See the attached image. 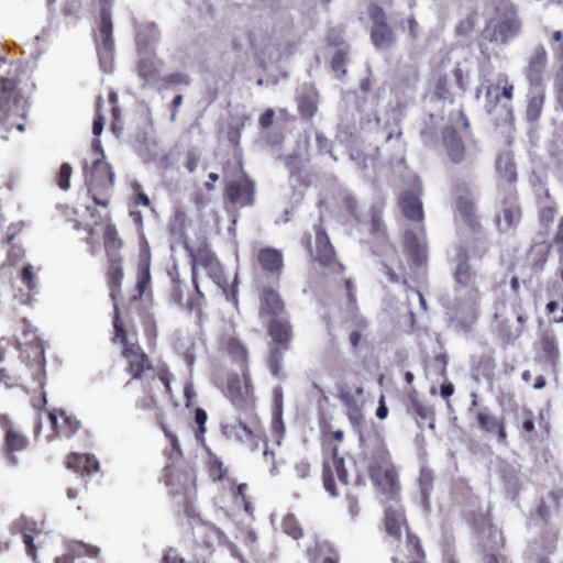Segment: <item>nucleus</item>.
<instances>
[{
	"label": "nucleus",
	"mask_w": 563,
	"mask_h": 563,
	"mask_svg": "<svg viewBox=\"0 0 563 563\" xmlns=\"http://www.w3.org/2000/svg\"><path fill=\"white\" fill-rule=\"evenodd\" d=\"M548 63V54L543 46L533 51L526 68V78L531 86L539 87L542 82V74Z\"/></svg>",
	"instance_id": "15"
},
{
	"label": "nucleus",
	"mask_w": 563,
	"mask_h": 563,
	"mask_svg": "<svg viewBox=\"0 0 563 563\" xmlns=\"http://www.w3.org/2000/svg\"><path fill=\"white\" fill-rule=\"evenodd\" d=\"M316 141L321 152H329L334 161L338 159L336 156H334L333 153L329 150V140L322 133L316 134Z\"/></svg>",
	"instance_id": "54"
},
{
	"label": "nucleus",
	"mask_w": 563,
	"mask_h": 563,
	"mask_svg": "<svg viewBox=\"0 0 563 563\" xmlns=\"http://www.w3.org/2000/svg\"><path fill=\"white\" fill-rule=\"evenodd\" d=\"M16 527L20 529L22 534L23 543L25 545L26 554L35 560L36 547L34 544V536L40 532L37 528L36 521L30 519L25 516H22L18 522Z\"/></svg>",
	"instance_id": "21"
},
{
	"label": "nucleus",
	"mask_w": 563,
	"mask_h": 563,
	"mask_svg": "<svg viewBox=\"0 0 563 563\" xmlns=\"http://www.w3.org/2000/svg\"><path fill=\"white\" fill-rule=\"evenodd\" d=\"M347 56L346 48H339L331 59L332 70L336 74L338 78H342L346 74L345 59Z\"/></svg>",
	"instance_id": "43"
},
{
	"label": "nucleus",
	"mask_w": 563,
	"mask_h": 563,
	"mask_svg": "<svg viewBox=\"0 0 563 563\" xmlns=\"http://www.w3.org/2000/svg\"><path fill=\"white\" fill-rule=\"evenodd\" d=\"M222 347L238 362H245L247 350L241 341L234 336H224L221 341Z\"/></svg>",
	"instance_id": "35"
},
{
	"label": "nucleus",
	"mask_w": 563,
	"mask_h": 563,
	"mask_svg": "<svg viewBox=\"0 0 563 563\" xmlns=\"http://www.w3.org/2000/svg\"><path fill=\"white\" fill-rule=\"evenodd\" d=\"M404 214L412 220L420 221L423 218L422 202L419 199L418 194L412 191L404 192L399 198Z\"/></svg>",
	"instance_id": "23"
},
{
	"label": "nucleus",
	"mask_w": 563,
	"mask_h": 563,
	"mask_svg": "<svg viewBox=\"0 0 563 563\" xmlns=\"http://www.w3.org/2000/svg\"><path fill=\"white\" fill-rule=\"evenodd\" d=\"M409 413H415L423 420H430V428H434L433 416L434 412L431 407L422 404L413 395H409V401L407 405Z\"/></svg>",
	"instance_id": "37"
},
{
	"label": "nucleus",
	"mask_w": 563,
	"mask_h": 563,
	"mask_svg": "<svg viewBox=\"0 0 563 563\" xmlns=\"http://www.w3.org/2000/svg\"><path fill=\"white\" fill-rule=\"evenodd\" d=\"M367 323L365 320H360L357 323V328L352 330L350 333V344L353 349H357L362 338V331L366 329Z\"/></svg>",
	"instance_id": "47"
},
{
	"label": "nucleus",
	"mask_w": 563,
	"mask_h": 563,
	"mask_svg": "<svg viewBox=\"0 0 563 563\" xmlns=\"http://www.w3.org/2000/svg\"><path fill=\"white\" fill-rule=\"evenodd\" d=\"M534 431V416L531 410H525L522 417V432L532 433Z\"/></svg>",
	"instance_id": "50"
},
{
	"label": "nucleus",
	"mask_w": 563,
	"mask_h": 563,
	"mask_svg": "<svg viewBox=\"0 0 563 563\" xmlns=\"http://www.w3.org/2000/svg\"><path fill=\"white\" fill-rule=\"evenodd\" d=\"M297 475L300 478H306L309 475L310 465L306 461H300L295 466Z\"/></svg>",
	"instance_id": "60"
},
{
	"label": "nucleus",
	"mask_w": 563,
	"mask_h": 563,
	"mask_svg": "<svg viewBox=\"0 0 563 563\" xmlns=\"http://www.w3.org/2000/svg\"><path fill=\"white\" fill-rule=\"evenodd\" d=\"M454 393L452 383H443L440 387V394L444 399H449Z\"/></svg>",
	"instance_id": "64"
},
{
	"label": "nucleus",
	"mask_w": 563,
	"mask_h": 563,
	"mask_svg": "<svg viewBox=\"0 0 563 563\" xmlns=\"http://www.w3.org/2000/svg\"><path fill=\"white\" fill-rule=\"evenodd\" d=\"M391 504L385 509V528L388 534L398 537L401 528L406 525L402 507L397 499L390 500Z\"/></svg>",
	"instance_id": "19"
},
{
	"label": "nucleus",
	"mask_w": 563,
	"mask_h": 563,
	"mask_svg": "<svg viewBox=\"0 0 563 563\" xmlns=\"http://www.w3.org/2000/svg\"><path fill=\"white\" fill-rule=\"evenodd\" d=\"M140 55H151L153 45L158 41V30L154 23L140 29L135 35Z\"/></svg>",
	"instance_id": "24"
},
{
	"label": "nucleus",
	"mask_w": 563,
	"mask_h": 563,
	"mask_svg": "<svg viewBox=\"0 0 563 563\" xmlns=\"http://www.w3.org/2000/svg\"><path fill=\"white\" fill-rule=\"evenodd\" d=\"M497 173L506 181L511 184L517 179L516 165L514 163V155L510 152L501 153L496 162Z\"/></svg>",
	"instance_id": "30"
},
{
	"label": "nucleus",
	"mask_w": 563,
	"mask_h": 563,
	"mask_svg": "<svg viewBox=\"0 0 563 563\" xmlns=\"http://www.w3.org/2000/svg\"><path fill=\"white\" fill-rule=\"evenodd\" d=\"M369 16L373 21L371 40L374 46L378 49H389L395 44L396 37L387 23L385 11L379 7H375L371 10Z\"/></svg>",
	"instance_id": "10"
},
{
	"label": "nucleus",
	"mask_w": 563,
	"mask_h": 563,
	"mask_svg": "<svg viewBox=\"0 0 563 563\" xmlns=\"http://www.w3.org/2000/svg\"><path fill=\"white\" fill-rule=\"evenodd\" d=\"M254 181L249 178H242L228 185L227 196L234 205L240 207L251 206L254 202Z\"/></svg>",
	"instance_id": "14"
},
{
	"label": "nucleus",
	"mask_w": 563,
	"mask_h": 563,
	"mask_svg": "<svg viewBox=\"0 0 563 563\" xmlns=\"http://www.w3.org/2000/svg\"><path fill=\"white\" fill-rule=\"evenodd\" d=\"M73 168L68 163H63L58 172V186L63 190L70 188Z\"/></svg>",
	"instance_id": "46"
},
{
	"label": "nucleus",
	"mask_w": 563,
	"mask_h": 563,
	"mask_svg": "<svg viewBox=\"0 0 563 563\" xmlns=\"http://www.w3.org/2000/svg\"><path fill=\"white\" fill-rule=\"evenodd\" d=\"M285 349L286 347L282 349L278 346L273 347L271 350L268 358H267V364L269 366V369H271L272 374L276 377H279Z\"/></svg>",
	"instance_id": "41"
},
{
	"label": "nucleus",
	"mask_w": 563,
	"mask_h": 563,
	"mask_svg": "<svg viewBox=\"0 0 563 563\" xmlns=\"http://www.w3.org/2000/svg\"><path fill=\"white\" fill-rule=\"evenodd\" d=\"M542 357L551 366H554L559 358V346L554 335L544 333L541 339Z\"/></svg>",
	"instance_id": "33"
},
{
	"label": "nucleus",
	"mask_w": 563,
	"mask_h": 563,
	"mask_svg": "<svg viewBox=\"0 0 563 563\" xmlns=\"http://www.w3.org/2000/svg\"><path fill=\"white\" fill-rule=\"evenodd\" d=\"M298 108L300 113L307 118H311L317 110L316 102L311 96H301L298 101Z\"/></svg>",
	"instance_id": "45"
},
{
	"label": "nucleus",
	"mask_w": 563,
	"mask_h": 563,
	"mask_svg": "<svg viewBox=\"0 0 563 563\" xmlns=\"http://www.w3.org/2000/svg\"><path fill=\"white\" fill-rule=\"evenodd\" d=\"M542 106L543 96L541 93L531 96L527 106V119L529 121H537L541 114Z\"/></svg>",
	"instance_id": "42"
},
{
	"label": "nucleus",
	"mask_w": 563,
	"mask_h": 563,
	"mask_svg": "<svg viewBox=\"0 0 563 563\" xmlns=\"http://www.w3.org/2000/svg\"><path fill=\"white\" fill-rule=\"evenodd\" d=\"M361 448L374 486L387 499H397L400 492L398 473L382 435L378 432H361Z\"/></svg>",
	"instance_id": "1"
},
{
	"label": "nucleus",
	"mask_w": 563,
	"mask_h": 563,
	"mask_svg": "<svg viewBox=\"0 0 563 563\" xmlns=\"http://www.w3.org/2000/svg\"><path fill=\"white\" fill-rule=\"evenodd\" d=\"M163 563H184V559L179 558L177 551L170 548L165 552Z\"/></svg>",
	"instance_id": "57"
},
{
	"label": "nucleus",
	"mask_w": 563,
	"mask_h": 563,
	"mask_svg": "<svg viewBox=\"0 0 563 563\" xmlns=\"http://www.w3.org/2000/svg\"><path fill=\"white\" fill-rule=\"evenodd\" d=\"M109 261V269H108V278L110 286V295L114 301V308L117 309V296L121 286V282L123 278V271L121 267V257L110 258Z\"/></svg>",
	"instance_id": "29"
},
{
	"label": "nucleus",
	"mask_w": 563,
	"mask_h": 563,
	"mask_svg": "<svg viewBox=\"0 0 563 563\" xmlns=\"http://www.w3.org/2000/svg\"><path fill=\"white\" fill-rule=\"evenodd\" d=\"M64 417V423L68 427V430L65 431V435L70 438L80 427V421L74 417L66 416L64 411L60 412Z\"/></svg>",
	"instance_id": "49"
},
{
	"label": "nucleus",
	"mask_w": 563,
	"mask_h": 563,
	"mask_svg": "<svg viewBox=\"0 0 563 563\" xmlns=\"http://www.w3.org/2000/svg\"><path fill=\"white\" fill-rule=\"evenodd\" d=\"M207 412L202 409V408H197L196 411H195V421L196 423L199 426V430L200 432H205L206 431V422H207Z\"/></svg>",
	"instance_id": "55"
},
{
	"label": "nucleus",
	"mask_w": 563,
	"mask_h": 563,
	"mask_svg": "<svg viewBox=\"0 0 563 563\" xmlns=\"http://www.w3.org/2000/svg\"><path fill=\"white\" fill-rule=\"evenodd\" d=\"M556 210L553 207H543L540 210V219L544 224L553 221Z\"/></svg>",
	"instance_id": "56"
},
{
	"label": "nucleus",
	"mask_w": 563,
	"mask_h": 563,
	"mask_svg": "<svg viewBox=\"0 0 563 563\" xmlns=\"http://www.w3.org/2000/svg\"><path fill=\"white\" fill-rule=\"evenodd\" d=\"M103 124H104L103 115H101V114L97 115V118L93 120V123H92V133L96 136H99L102 133Z\"/></svg>",
	"instance_id": "61"
},
{
	"label": "nucleus",
	"mask_w": 563,
	"mask_h": 563,
	"mask_svg": "<svg viewBox=\"0 0 563 563\" xmlns=\"http://www.w3.org/2000/svg\"><path fill=\"white\" fill-rule=\"evenodd\" d=\"M454 277L459 285L460 292L467 294L474 289H478V276L467 264V253L463 247L459 249L457 266Z\"/></svg>",
	"instance_id": "13"
},
{
	"label": "nucleus",
	"mask_w": 563,
	"mask_h": 563,
	"mask_svg": "<svg viewBox=\"0 0 563 563\" xmlns=\"http://www.w3.org/2000/svg\"><path fill=\"white\" fill-rule=\"evenodd\" d=\"M443 144L446 155L454 164H459L464 159L465 148L460 135L453 129H446L443 132Z\"/></svg>",
	"instance_id": "20"
},
{
	"label": "nucleus",
	"mask_w": 563,
	"mask_h": 563,
	"mask_svg": "<svg viewBox=\"0 0 563 563\" xmlns=\"http://www.w3.org/2000/svg\"><path fill=\"white\" fill-rule=\"evenodd\" d=\"M29 444V439L15 431L13 428H8L4 438L5 459L11 466L16 465L18 459L14 452L24 450Z\"/></svg>",
	"instance_id": "18"
},
{
	"label": "nucleus",
	"mask_w": 563,
	"mask_h": 563,
	"mask_svg": "<svg viewBox=\"0 0 563 563\" xmlns=\"http://www.w3.org/2000/svg\"><path fill=\"white\" fill-rule=\"evenodd\" d=\"M521 219V209L518 203L517 195L512 187H509L507 195L503 200V206L497 216V227L500 232L514 230Z\"/></svg>",
	"instance_id": "12"
},
{
	"label": "nucleus",
	"mask_w": 563,
	"mask_h": 563,
	"mask_svg": "<svg viewBox=\"0 0 563 563\" xmlns=\"http://www.w3.org/2000/svg\"><path fill=\"white\" fill-rule=\"evenodd\" d=\"M112 16L110 8L103 4L100 9L98 34L96 36L97 53L103 71L113 70L114 42L112 38Z\"/></svg>",
	"instance_id": "4"
},
{
	"label": "nucleus",
	"mask_w": 563,
	"mask_h": 563,
	"mask_svg": "<svg viewBox=\"0 0 563 563\" xmlns=\"http://www.w3.org/2000/svg\"><path fill=\"white\" fill-rule=\"evenodd\" d=\"M122 246V241L118 238L114 225L107 224L104 228V249L108 260L121 257L119 250Z\"/></svg>",
	"instance_id": "32"
},
{
	"label": "nucleus",
	"mask_w": 563,
	"mask_h": 563,
	"mask_svg": "<svg viewBox=\"0 0 563 563\" xmlns=\"http://www.w3.org/2000/svg\"><path fill=\"white\" fill-rule=\"evenodd\" d=\"M269 334L276 343H287L291 338V330L288 321L284 319L273 320L269 323Z\"/></svg>",
	"instance_id": "34"
},
{
	"label": "nucleus",
	"mask_w": 563,
	"mask_h": 563,
	"mask_svg": "<svg viewBox=\"0 0 563 563\" xmlns=\"http://www.w3.org/2000/svg\"><path fill=\"white\" fill-rule=\"evenodd\" d=\"M275 112L273 109H266L265 112L260 117V124L263 128H268L273 123Z\"/></svg>",
	"instance_id": "58"
},
{
	"label": "nucleus",
	"mask_w": 563,
	"mask_h": 563,
	"mask_svg": "<svg viewBox=\"0 0 563 563\" xmlns=\"http://www.w3.org/2000/svg\"><path fill=\"white\" fill-rule=\"evenodd\" d=\"M479 289L467 294L460 292L452 317L451 325L456 331L467 332L472 329L478 317Z\"/></svg>",
	"instance_id": "5"
},
{
	"label": "nucleus",
	"mask_w": 563,
	"mask_h": 563,
	"mask_svg": "<svg viewBox=\"0 0 563 563\" xmlns=\"http://www.w3.org/2000/svg\"><path fill=\"white\" fill-rule=\"evenodd\" d=\"M455 200V217L470 229L476 230L478 223L476 218L475 194L471 186L464 180H456L453 189Z\"/></svg>",
	"instance_id": "7"
},
{
	"label": "nucleus",
	"mask_w": 563,
	"mask_h": 563,
	"mask_svg": "<svg viewBox=\"0 0 563 563\" xmlns=\"http://www.w3.org/2000/svg\"><path fill=\"white\" fill-rule=\"evenodd\" d=\"M323 486H324V489L330 493V495L336 496L335 482L333 479L332 474L328 473L327 470H324V474H323Z\"/></svg>",
	"instance_id": "53"
},
{
	"label": "nucleus",
	"mask_w": 563,
	"mask_h": 563,
	"mask_svg": "<svg viewBox=\"0 0 563 563\" xmlns=\"http://www.w3.org/2000/svg\"><path fill=\"white\" fill-rule=\"evenodd\" d=\"M387 416H388V408L385 404L384 396H382L379 399V402H378V407L376 409V417L378 419L383 420V419L387 418Z\"/></svg>",
	"instance_id": "63"
},
{
	"label": "nucleus",
	"mask_w": 563,
	"mask_h": 563,
	"mask_svg": "<svg viewBox=\"0 0 563 563\" xmlns=\"http://www.w3.org/2000/svg\"><path fill=\"white\" fill-rule=\"evenodd\" d=\"M251 385L250 377L244 372L243 379L238 375H232L228 380V395L235 405H240L244 401L245 397L250 394Z\"/></svg>",
	"instance_id": "22"
},
{
	"label": "nucleus",
	"mask_w": 563,
	"mask_h": 563,
	"mask_svg": "<svg viewBox=\"0 0 563 563\" xmlns=\"http://www.w3.org/2000/svg\"><path fill=\"white\" fill-rule=\"evenodd\" d=\"M166 81L169 85H189V76L184 73H174L166 77Z\"/></svg>",
	"instance_id": "51"
},
{
	"label": "nucleus",
	"mask_w": 563,
	"mask_h": 563,
	"mask_svg": "<svg viewBox=\"0 0 563 563\" xmlns=\"http://www.w3.org/2000/svg\"><path fill=\"white\" fill-rule=\"evenodd\" d=\"M501 477L509 494L516 495L522 486V476L519 470L511 465L505 464L501 468Z\"/></svg>",
	"instance_id": "31"
},
{
	"label": "nucleus",
	"mask_w": 563,
	"mask_h": 563,
	"mask_svg": "<svg viewBox=\"0 0 563 563\" xmlns=\"http://www.w3.org/2000/svg\"><path fill=\"white\" fill-rule=\"evenodd\" d=\"M494 319L501 338L507 342H514L522 332L525 314L521 299L516 291L504 295L494 306Z\"/></svg>",
	"instance_id": "2"
},
{
	"label": "nucleus",
	"mask_w": 563,
	"mask_h": 563,
	"mask_svg": "<svg viewBox=\"0 0 563 563\" xmlns=\"http://www.w3.org/2000/svg\"><path fill=\"white\" fill-rule=\"evenodd\" d=\"M521 31V22L518 19L517 10L511 4H504L498 8L496 16L490 20L486 27L487 37L492 42L508 43Z\"/></svg>",
	"instance_id": "3"
},
{
	"label": "nucleus",
	"mask_w": 563,
	"mask_h": 563,
	"mask_svg": "<svg viewBox=\"0 0 563 563\" xmlns=\"http://www.w3.org/2000/svg\"><path fill=\"white\" fill-rule=\"evenodd\" d=\"M476 420L481 429L487 432H496L499 442H506V431L504 424L493 415L486 411H479L476 416Z\"/></svg>",
	"instance_id": "27"
},
{
	"label": "nucleus",
	"mask_w": 563,
	"mask_h": 563,
	"mask_svg": "<svg viewBox=\"0 0 563 563\" xmlns=\"http://www.w3.org/2000/svg\"><path fill=\"white\" fill-rule=\"evenodd\" d=\"M310 253L314 261L332 273L340 274L344 271V266L334 258V249L327 233L317 225H314V247L310 246Z\"/></svg>",
	"instance_id": "9"
},
{
	"label": "nucleus",
	"mask_w": 563,
	"mask_h": 563,
	"mask_svg": "<svg viewBox=\"0 0 563 563\" xmlns=\"http://www.w3.org/2000/svg\"><path fill=\"white\" fill-rule=\"evenodd\" d=\"M192 264V284L199 296H202L200 288L197 283V268L199 266L207 269L209 274H216L219 271V263L212 254L206 250H199L196 254H191Z\"/></svg>",
	"instance_id": "17"
},
{
	"label": "nucleus",
	"mask_w": 563,
	"mask_h": 563,
	"mask_svg": "<svg viewBox=\"0 0 563 563\" xmlns=\"http://www.w3.org/2000/svg\"><path fill=\"white\" fill-rule=\"evenodd\" d=\"M258 262L263 269L269 273H280L283 268V255L275 249H262L258 252Z\"/></svg>",
	"instance_id": "28"
},
{
	"label": "nucleus",
	"mask_w": 563,
	"mask_h": 563,
	"mask_svg": "<svg viewBox=\"0 0 563 563\" xmlns=\"http://www.w3.org/2000/svg\"><path fill=\"white\" fill-rule=\"evenodd\" d=\"M137 71L145 84H152L155 80L157 68L151 55H140Z\"/></svg>",
	"instance_id": "38"
},
{
	"label": "nucleus",
	"mask_w": 563,
	"mask_h": 563,
	"mask_svg": "<svg viewBox=\"0 0 563 563\" xmlns=\"http://www.w3.org/2000/svg\"><path fill=\"white\" fill-rule=\"evenodd\" d=\"M349 419H350L351 423L353 424V427L355 428V430L357 431L360 439H361V432H363L364 434H366L368 432H377L376 430H374V428L372 426H367L364 416L362 415V412L358 409L350 410Z\"/></svg>",
	"instance_id": "40"
},
{
	"label": "nucleus",
	"mask_w": 563,
	"mask_h": 563,
	"mask_svg": "<svg viewBox=\"0 0 563 563\" xmlns=\"http://www.w3.org/2000/svg\"><path fill=\"white\" fill-rule=\"evenodd\" d=\"M33 266L26 265L23 267L21 273V278L23 284L29 288V290H34L36 288L35 282H34V274L32 272Z\"/></svg>",
	"instance_id": "48"
},
{
	"label": "nucleus",
	"mask_w": 563,
	"mask_h": 563,
	"mask_svg": "<svg viewBox=\"0 0 563 563\" xmlns=\"http://www.w3.org/2000/svg\"><path fill=\"white\" fill-rule=\"evenodd\" d=\"M236 429V437L244 441L246 439H252L254 437V432L252 429H250L246 424L240 422L234 427Z\"/></svg>",
	"instance_id": "52"
},
{
	"label": "nucleus",
	"mask_w": 563,
	"mask_h": 563,
	"mask_svg": "<svg viewBox=\"0 0 563 563\" xmlns=\"http://www.w3.org/2000/svg\"><path fill=\"white\" fill-rule=\"evenodd\" d=\"M334 466L339 479L342 481L343 483H346L347 472L343 466V460H334Z\"/></svg>",
	"instance_id": "62"
},
{
	"label": "nucleus",
	"mask_w": 563,
	"mask_h": 563,
	"mask_svg": "<svg viewBox=\"0 0 563 563\" xmlns=\"http://www.w3.org/2000/svg\"><path fill=\"white\" fill-rule=\"evenodd\" d=\"M556 57L559 67L554 75L553 90L558 106L563 110V43L560 45Z\"/></svg>",
	"instance_id": "36"
},
{
	"label": "nucleus",
	"mask_w": 563,
	"mask_h": 563,
	"mask_svg": "<svg viewBox=\"0 0 563 563\" xmlns=\"http://www.w3.org/2000/svg\"><path fill=\"white\" fill-rule=\"evenodd\" d=\"M85 181L88 191L95 189L110 190L114 184V173L112 167L101 158H96L92 166L84 167Z\"/></svg>",
	"instance_id": "11"
},
{
	"label": "nucleus",
	"mask_w": 563,
	"mask_h": 563,
	"mask_svg": "<svg viewBox=\"0 0 563 563\" xmlns=\"http://www.w3.org/2000/svg\"><path fill=\"white\" fill-rule=\"evenodd\" d=\"M282 526L284 532L294 539L302 537V529L292 514H288L284 517Z\"/></svg>",
	"instance_id": "44"
},
{
	"label": "nucleus",
	"mask_w": 563,
	"mask_h": 563,
	"mask_svg": "<svg viewBox=\"0 0 563 563\" xmlns=\"http://www.w3.org/2000/svg\"><path fill=\"white\" fill-rule=\"evenodd\" d=\"M113 325L115 330V339L124 344L122 352L123 357L128 361L126 371L135 378H141L142 373L151 368L147 356L135 347L133 344L128 343L126 333L122 324L119 322L118 314L114 317Z\"/></svg>",
	"instance_id": "8"
},
{
	"label": "nucleus",
	"mask_w": 563,
	"mask_h": 563,
	"mask_svg": "<svg viewBox=\"0 0 563 563\" xmlns=\"http://www.w3.org/2000/svg\"><path fill=\"white\" fill-rule=\"evenodd\" d=\"M405 246L415 265L423 266L426 264V246L411 231L405 233Z\"/></svg>",
	"instance_id": "26"
},
{
	"label": "nucleus",
	"mask_w": 563,
	"mask_h": 563,
	"mask_svg": "<svg viewBox=\"0 0 563 563\" xmlns=\"http://www.w3.org/2000/svg\"><path fill=\"white\" fill-rule=\"evenodd\" d=\"M22 98L15 92L14 82L8 78L0 79V124L8 126L15 125L20 132L24 131L23 123H14L13 117H24L23 107L20 106Z\"/></svg>",
	"instance_id": "6"
},
{
	"label": "nucleus",
	"mask_w": 563,
	"mask_h": 563,
	"mask_svg": "<svg viewBox=\"0 0 563 563\" xmlns=\"http://www.w3.org/2000/svg\"><path fill=\"white\" fill-rule=\"evenodd\" d=\"M23 256V251L21 247H18L15 245H12L9 250L8 257L14 265L16 262H19Z\"/></svg>",
	"instance_id": "59"
},
{
	"label": "nucleus",
	"mask_w": 563,
	"mask_h": 563,
	"mask_svg": "<svg viewBox=\"0 0 563 563\" xmlns=\"http://www.w3.org/2000/svg\"><path fill=\"white\" fill-rule=\"evenodd\" d=\"M67 467L74 470L78 474L84 472L90 473L91 471L98 472L100 464L98 460L90 454L71 453L67 457Z\"/></svg>",
	"instance_id": "25"
},
{
	"label": "nucleus",
	"mask_w": 563,
	"mask_h": 563,
	"mask_svg": "<svg viewBox=\"0 0 563 563\" xmlns=\"http://www.w3.org/2000/svg\"><path fill=\"white\" fill-rule=\"evenodd\" d=\"M433 486L432 474L428 471H421L419 477V489L421 496V503L424 508L429 505V497Z\"/></svg>",
	"instance_id": "39"
},
{
	"label": "nucleus",
	"mask_w": 563,
	"mask_h": 563,
	"mask_svg": "<svg viewBox=\"0 0 563 563\" xmlns=\"http://www.w3.org/2000/svg\"><path fill=\"white\" fill-rule=\"evenodd\" d=\"M283 311L284 303L279 295L273 288L264 287L261 294V317L277 318Z\"/></svg>",
	"instance_id": "16"
}]
</instances>
